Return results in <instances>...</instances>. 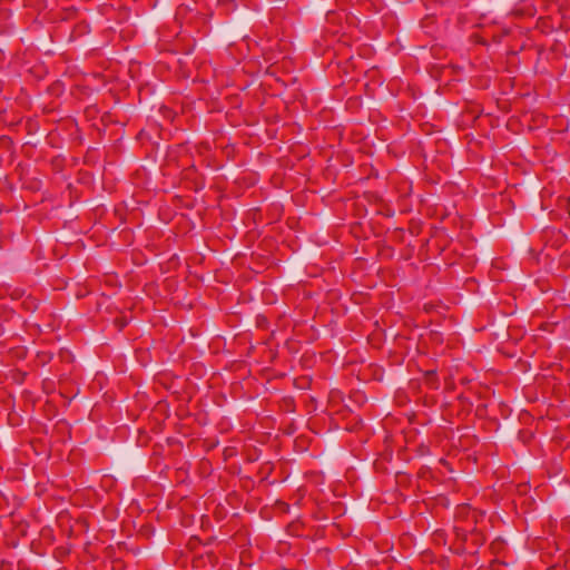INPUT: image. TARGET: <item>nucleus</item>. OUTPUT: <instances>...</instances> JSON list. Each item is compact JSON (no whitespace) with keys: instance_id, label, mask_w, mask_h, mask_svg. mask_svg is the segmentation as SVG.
I'll list each match as a JSON object with an SVG mask.
<instances>
[{"instance_id":"obj_1","label":"nucleus","mask_w":570,"mask_h":570,"mask_svg":"<svg viewBox=\"0 0 570 570\" xmlns=\"http://www.w3.org/2000/svg\"><path fill=\"white\" fill-rule=\"evenodd\" d=\"M454 532L459 539L468 540V534L476 535V512L469 504L459 505L455 510Z\"/></svg>"},{"instance_id":"obj_2","label":"nucleus","mask_w":570,"mask_h":570,"mask_svg":"<svg viewBox=\"0 0 570 570\" xmlns=\"http://www.w3.org/2000/svg\"><path fill=\"white\" fill-rule=\"evenodd\" d=\"M512 14L515 17H533L535 14V8L532 4L525 3L514 8Z\"/></svg>"},{"instance_id":"obj_3","label":"nucleus","mask_w":570,"mask_h":570,"mask_svg":"<svg viewBox=\"0 0 570 570\" xmlns=\"http://www.w3.org/2000/svg\"><path fill=\"white\" fill-rule=\"evenodd\" d=\"M115 325L118 327L119 331H121L127 326V321L125 317H118L115 320Z\"/></svg>"}]
</instances>
